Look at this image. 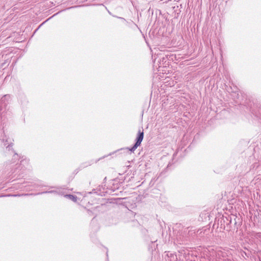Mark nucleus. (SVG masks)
Listing matches in <instances>:
<instances>
[{
  "mask_svg": "<svg viewBox=\"0 0 261 261\" xmlns=\"http://www.w3.org/2000/svg\"><path fill=\"white\" fill-rule=\"evenodd\" d=\"M13 157H14V159H17L18 154H17L16 153H15Z\"/></svg>",
  "mask_w": 261,
  "mask_h": 261,
  "instance_id": "20e7f679",
  "label": "nucleus"
},
{
  "mask_svg": "<svg viewBox=\"0 0 261 261\" xmlns=\"http://www.w3.org/2000/svg\"><path fill=\"white\" fill-rule=\"evenodd\" d=\"M66 196L68 197L71 200L73 201H76L77 197L75 196H73L72 195H66Z\"/></svg>",
  "mask_w": 261,
  "mask_h": 261,
  "instance_id": "7ed1b4c3",
  "label": "nucleus"
},
{
  "mask_svg": "<svg viewBox=\"0 0 261 261\" xmlns=\"http://www.w3.org/2000/svg\"><path fill=\"white\" fill-rule=\"evenodd\" d=\"M195 232L189 227L186 228L183 231L182 238H179L180 240L178 241L179 244H184L186 241H187L190 237H192Z\"/></svg>",
  "mask_w": 261,
  "mask_h": 261,
  "instance_id": "f257e3e1",
  "label": "nucleus"
},
{
  "mask_svg": "<svg viewBox=\"0 0 261 261\" xmlns=\"http://www.w3.org/2000/svg\"><path fill=\"white\" fill-rule=\"evenodd\" d=\"M144 137L143 130H139L137 137L136 138V142L134 146L129 149V150L132 152H134L137 148L140 145L141 142L142 141Z\"/></svg>",
  "mask_w": 261,
  "mask_h": 261,
  "instance_id": "f03ea898",
  "label": "nucleus"
},
{
  "mask_svg": "<svg viewBox=\"0 0 261 261\" xmlns=\"http://www.w3.org/2000/svg\"><path fill=\"white\" fill-rule=\"evenodd\" d=\"M10 147H11V146L10 145H8V146H7L6 148L8 149V150H10Z\"/></svg>",
  "mask_w": 261,
  "mask_h": 261,
  "instance_id": "423d86ee",
  "label": "nucleus"
},
{
  "mask_svg": "<svg viewBox=\"0 0 261 261\" xmlns=\"http://www.w3.org/2000/svg\"><path fill=\"white\" fill-rule=\"evenodd\" d=\"M2 140H3V141H7V139L6 136H5V138H3L2 139Z\"/></svg>",
  "mask_w": 261,
  "mask_h": 261,
  "instance_id": "39448f33",
  "label": "nucleus"
}]
</instances>
